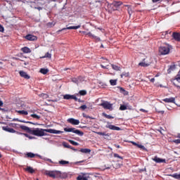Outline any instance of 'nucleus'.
<instances>
[{"label": "nucleus", "instance_id": "39448f33", "mask_svg": "<svg viewBox=\"0 0 180 180\" xmlns=\"http://www.w3.org/2000/svg\"><path fill=\"white\" fill-rule=\"evenodd\" d=\"M64 131L68 133H75V134H77V136H84V132L79 131V129H77L75 128H64Z\"/></svg>", "mask_w": 180, "mask_h": 180}, {"label": "nucleus", "instance_id": "3c124183", "mask_svg": "<svg viewBox=\"0 0 180 180\" xmlns=\"http://www.w3.org/2000/svg\"><path fill=\"white\" fill-rule=\"evenodd\" d=\"M4 26H2V25L0 24V32H1V33H4Z\"/></svg>", "mask_w": 180, "mask_h": 180}, {"label": "nucleus", "instance_id": "0eeeda50", "mask_svg": "<svg viewBox=\"0 0 180 180\" xmlns=\"http://www.w3.org/2000/svg\"><path fill=\"white\" fill-rule=\"evenodd\" d=\"M105 110H113V104L110 103L109 101H103L100 105Z\"/></svg>", "mask_w": 180, "mask_h": 180}, {"label": "nucleus", "instance_id": "2f4dec72", "mask_svg": "<svg viewBox=\"0 0 180 180\" xmlns=\"http://www.w3.org/2000/svg\"><path fill=\"white\" fill-rule=\"evenodd\" d=\"M39 96L41 98H43V99H47V98H49V94H46L44 93H42V94H39Z\"/></svg>", "mask_w": 180, "mask_h": 180}, {"label": "nucleus", "instance_id": "0e129e2a", "mask_svg": "<svg viewBox=\"0 0 180 180\" xmlns=\"http://www.w3.org/2000/svg\"><path fill=\"white\" fill-rule=\"evenodd\" d=\"M0 106H4V102H2V101L0 100Z\"/></svg>", "mask_w": 180, "mask_h": 180}, {"label": "nucleus", "instance_id": "de8ad7c7", "mask_svg": "<svg viewBox=\"0 0 180 180\" xmlns=\"http://www.w3.org/2000/svg\"><path fill=\"white\" fill-rule=\"evenodd\" d=\"M17 134H22L23 136H25V137H27L29 139V134H22L20 132H17Z\"/></svg>", "mask_w": 180, "mask_h": 180}, {"label": "nucleus", "instance_id": "1a4fd4ad", "mask_svg": "<svg viewBox=\"0 0 180 180\" xmlns=\"http://www.w3.org/2000/svg\"><path fill=\"white\" fill-rule=\"evenodd\" d=\"M68 123L72 124L73 126H78L79 124V120L74 118H70L68 120Z\"/></svg>", "mask_w": 180, "mask_h": 180}, {"label": "nucleus", "instance_id": "f8f14e48", "mask_svg": "<svg viewBox=\"0 0 180 180\" xmlns=\"http://www.w3.org/2000/svg\"><path fill=\"white\" fill-rule=\"evenodd\" d=\"M106 129H110V130H116L117 131H119L121 130L120 127H116L115 125H112V124H107L105 126Z\"/></svg>", "mask_w": 180, "mask_h": 180}, {"label": "nucleus", "instance_id": "5701e85b", "mask_svg": "<svg viewBox=\"0 0 180 180\" xmlns=\"http://www.w3.org/2000/svg\"><path fill=\"white\" fill-rule=\"evenodd\" d=\"M77 180H88V176H86L85 174L79 175L77 177Z\"/></svg>", "mask_w": 180, "mask_h": 180}, {"label": "nucleus", "instance_id": "09e8293b", "mask_svg": "<svg viewBox=\"0 0 180 180\" xmlns=\"http://www.w3.org/2000/svg\"><path fill=\"white\" fill-rule=\"evenodd\" d=\"M175 79L177 80L178 82H180V75H177L175 77Z\"/></svg>", "mask_w": 180, "mask_h": 180}, {"label": "nucleus", "instance_id": "6e6552de", "mask_svg": "<svg viewBox=\"0 0 180 180\" xmlns=\"http://www.w3.org/2000/svg\"><path fill=\"white\" fill-rule=\"evenodd\" d=\"M81 27V25H77V26H70L66 28H63L62 30H59L57 31L58 34H60V32H64L65 30H77V29H79Z\"/></svg>", "mask_w": 180, "mask_h": 180}, {"label": "nucleus", "instance_id": "473e14b6", "mask_svg": "<svg viewBox=\"0 0 180 180\" xmlns=\"http://www.w3.org/2000/svg\"><path fill=\"white\" fill-rule=\"evenodd\" d=\"M41 58H51V55L50 53L47 52L44 56H42Z\"/></svg>", "mask_w": 180, "mask_h": 180}, {"label": "nucleus", "instance_id": "bb28decb", "mask_svg": "<svg viewBox=\"0 0 180 180\" xmlns=\"http://www.w3.org/2000/svg\"><path fill=\"white\" fill-rule=\"evenodd\" d=\"M102 115L104 117H106V119H114V117L112 115H108L105 112H103Z\"/></svg>", "mask_w": 180, "mask_h": 180}, {"label": "nucleus", "instance_id": "680f3d73", "mask_svg": "<svg viewBox=\"0 0 180 180\" xmlns=\"http://www.w3.org/2000/svg\"><path fill=\"white\" fill-rule=\"evenodd\" d=\"M168 33H169V34H171V32H169V31H166V32H165V34H168Z\"/></svg>", "mask_w": 180, "mask_h": 180}, {"label": "nucleus", "instance_id": "79ce46f5", "mask_svg": "<svg viewBox=\"0 0 180 180\" xmlns=\"http://www.w3.org/2000/svg\"><path fill=\"white\" fill-rule=\"evenodd\" d=\"M86 108H88L86 106V105H82L79 107V109H81L82 110H85V109H86Z\"/></svg>", "mask_w": 180, "mask_h": 180}, {"label": "nucleus", "instance_id": "72a5a7b5", "mask_svg": "<svg viewBox=\"0 0 180 180\" xmlns=\"http://www.w3.org/2000/svg\"><path fill=\"white\" fill-rule=\"evenodd\" d=\"M79 94L81 96H85V95H86V91L85 90H81L79 91Z\"/></svg>", "mask_w": 180, "mask_h": 180}, {"label": "nucleus", "instance_id": "7ed1b4c3", "mask_svg": "<svg viewBox=\"0 0 180 180\" xmlns=\"http://www.w3.org/2000/svg\"><path fill=\"white\" fill-rule=\"evenodd\" d=\"M35 157H39L40 160H44L45 161H51V159L43 158V156L39 154L33 153L32 152H27L25 153V158H34Z\"/></svg>", "mask_w": 180, "mask_h": 180}, {"label": "nucleus", "instance_id": "603ef678", "mask_svg": "<svg viewBox=\"0 0 180 180\" xmlns=\"http://www.w3.org/2000/svg\"><path fill=\"white\" fill-rule=\"evenodd\" d=\"M174 143H175V144H180V139H176L174 141Z\"/></svg>", "mask_w": 180, "mask_h": 180}, {"label": "nucleus", "instance_id": "7c9ffc66", "mask_svg": "<svg viewBox=\"0 0 180 180\" xmlns=\"http://www.w3.org/2000/svg\"><path fill=\"white\" fill-rule=\"evenodd\" d=\"M129 75H130V73L124 72L121 75V78H123V77H125L126 78H127L128 77H129Z\"/></svg>", "mask_w": 180, "mask_h": 180}, {"label": "nucleus", "instance_id": "a878e982", "mask_svg": "<svg viewBox=\"0 0 180 180\" xmlns=\"http://www.w3.org/2000/svg\"><path fill=\"white\" fill-rule=\"evenodd\" d=\"M170 176H172V178H174L175 179H180V174H178L177 173H174L171 174Z\"/></svg>", "mask_w": 180, "mask_h": 180}, {"label": "nucleus", "instance_id": "ddd939ff", "mask_svg": "<svg viewBox=\"0 0 180 180\" xmlns=\"http://www.w3.org/2000/svg\"><path fill=\"white\" fill-rule=\"evenodd\" d=\"M19 74L22 78H25V79H30V76L27 75V73L23 70H20Z\"/></svg>", "mask_w": 180, "mask_h": 180}, {"label": "nucleus", "instance_id": "4468645a", "mask_svg": "<svg viewBox=\"0 0 180 180\" xmlns=\"http://www.w3.org/2000/svg\"><path fill=\"white\" fill-rule=\"evenodd\" d=\"M151 65V63L146 61V59H143L142 62L139 63V67H149Z\"/></svg>", "mask_w": 180, "mask_h": 180}, {"label": "nucleus", "instance_id": "a211bd4d", "mask_svg": "<svg viewBox=\"0 0 180 180\" xmlns=\"http://www.w3.org/2000/svg\"><path fill=\"white\" fill-rule=\"evenodd\" d=\"M163 102H165L166 103H174L175 102V98L172 97V98H164Z\"/></svg>", "mask_w": 180, "mask_h": 180}, {"label": "nucleus", "instance_id": "bf43d9fd", "mask_svg": "<svg viewBox=\"0 0 180 180\" xmlns=\"http://www.w3.org/2000/svg\"><path fill=\"white\" fill-rule=\"evenodd\" d=\"M115 147H116V148H120V145L115 144Z\"/></svg>", "mask_w": 180, "mask_h": 180}, {"label": "nucleus", "instance_id": "052dcab7", "mask_svg": "<svg viewBox=\"0 0 180 180\" xmlns=\"http://www.w3.org/2000/svg\"><path fill=\"white\" fill-rule=\"evenodd\" d=\"M159 1L160 0H152V2H153L154 4L159 2Z\"/></svg>", "mask_w": 180, "mask_h": 180}, {"label": "nucleus", "instance_id": "aec40b11", "mask_svg": "<svg viewBox=\"0 0 180 180\" xmlns=\"http://www.w3.org/2000/svg\"><path fill=\"white\" fill-rule=\"evenodd\" d=\"M81 78H82V77L79 76L78 77H72L71 79L72 82H74V84H77L78 85V84L79 83V80H81Z\"/></svg>", "mask_w": 180, "mask_h": 180}, {"label": "nucleus", "instance_id": "6ab92c4d", "mask_svg": "<svg viewBox=\"0 0 180 180\" xmlns=\"http://www.w3.org/2000/svg\"><path fill=\"white\" fill-rule=\"evenodd\" d=\"M21 51L25 54H28L29 53H32V50L27 46H25L21 48Z\"/></svg>", "mask_w": 180, "mask_h": 180}, {"label": "nucleus", "instance_id": "a18cd8bd", "mask_svg": "<svg viewBox=\"0 0 180 180\" xmlns=\"http://www.w3.org/2000/svg\"><path fill=\"white\" fill-rule=\"evenodd\" d=\"M96 134H98V136H106V134L105 132H101V131H98V132H96Z\"/></svg>", "mask_w": 180, "mask_h": 180}, {"label": "nucleus", "instance_id": "e2e57ef3", "mask_svg": "<svg viewBox=\"0 0 180 180\" xmlns=\"http://www.w3.org/2000/svg\"><path fill=\"white\" fill-rule=\"evenodd\" d=\"M75 95H71V98H70V99H75Z\"/></svg>", "mask_w": 180, "mask_h": 180}, {"label": "nucleus", "instance_id": "f3484780", "mask_svg": "<svg viewBox=\"0 0 180 180\" xmlns=\"http://www.w3.org/2000/svg\"><path fill=\"white\" fill-rule=\"evenodd\" d=\"M172 37L176 40V41H180V33L179 32H173Z\"/></svg>", "mask_w": 180, "mask_h": 180}, {"label": "nucleus", "instance_id": "e433bc0d", "mask_svg": "<svg viewBox=\"0 0 180 180\" xmlns=\"http://www.w3.org/2000/svg\"><path fill=\"white\" fill-rule=\"evenodd\" d=\"M69 143H70V144H72V146H79V143L72 140H69Z\"/></svg>", "mask_w": 180, "mask_h": 180}, {"label": "nucleus", "instance_id": "6e6d98bb", "mask_svg": "<svg viewBox=\"0 0 180 180\" xmlns=\"http://www.w3.org/2000/svg\"><path fill=\"white\" fill-rule=\"evenodd\" d=\"M104 60L102 62L103 64H105V63H109V60H108V59H106V58H105V59H103Z\"/></svg>", "mask_w": 180, "mask_h": 180}, {"label": "nucleus", "instance_id": "58836bf2", "mask_svg": "<svg viewBox=\"0 0 180 180\" xmlns=\"http://www.w3.org/2000/svg\"><path fill=\"white\" fill-rule=\"evenodd\" d=\"M63 98H64V99H66V100H70V99H71V95H70V94H65V95L63 96Z\"/></svg>", "mask_w": 180, "mask_h": 180}, {"label": "nucleus", "instance_id": "c756f323", "mask_svg": "<svg viewBox=\"0 0 180 180\" xmlns=\"http://www.w3.org/2000/svg\"><path fill=\"white\" fill-rule=\"evenodd\" d=\"M110 84L112 86H115V85H116V84H117V80H116V79H110Z\"/></svg>", "mask_w": 180, "mask_h": 180}, {"label": "nucleus", "instance_id": "864d4df0", "mask_svg": "<svg viewBox=\"0 0 180 180\" xmlns=\"http://www.w3.org/2000/svg\"><path fill=\"white\" fill-rule=\"evenodd\" d=\"M139 110H140V112H143V113H147L148 112V110H144L143 108H141Z\"/></svg>", "mask_w": 180, "mask_h": 180}, {"label": "nucleus", "instance_id": "69168bd1", "mask_svg": "<svg viewBox=\"0 0 180 180\" xmlns=\"http://www.w3.org/2000/svg\"><path fill=\"white\" fill-rule=\"evenodd\" d=\"M28 139H30V140H32V139H34V137H33V136L29 135Z\"/></svg>", "mask_w": 180, "mask_h": 180}, {"label": "nucleus", "instance_id": "9d476101", "mask_svg": "<svg viewBox=\"0 0 180 180\" xmlns=\"http://www.w3.org/2000/svg\"><path fill=\"white\" fill-rule=\"evenodd\" d=\"M19 128L21 129V130L29 133L30 134L32 133V128L29 127H26L25 125H19Z\"/></svg>", "mask_w": 180, "mask_h": 180}, {"label": "nucleus", "instance_id": "338daca9", "mask_svg": "<svg viewBox=\"0 0 180 180\" xmlns=\"http://www.w3.org/2000/svg\"><path fill=\"white\" fill-rule=\"evenodd\" d=\"M36 9H38V11H41V9H43L41 7H37L36 8Z\"/></svg>", "mask_w": 180, "mask_h": 180}, {"label": "nucleus", "instance_id": "393cba45", "mask_svg": "<svg viewBox=\"0 0 180 180\" xmlns=\"http://www.w3.org/2000/svg\"><path fill=\"white\" fill-rule=\"evenodd\" d=\"M39 72H41V74H43L44 75H46V74H47V72H49V69L41 68Z\"/></svg>", "mask_w": 180, "mask_h": 180}, {"label": "nucleus", "instance_id": "4be33fe9", "mask_svg": "<svg viewBox=\"0 0 180 180\" xmlns=\"http://www.w3.org/2000/svg\"><path fill=\"white\" fill-rule=\"evenodd\" d=\"M80 153H83L84 154H90L91 149L89 148H82L80 149Z\"/></svg>", "mask_w": 180, "mask_h": 180}, {"label": "nucleus", "instance_id": "9b49d317", "mask_svg": "<svg viewBox=\"0 0 180 180\" xmlns=\"http://www.w3.org/2000/svg\"><path fill=\"white\" fill-rule=\"evenodd\" d=\"M26 40H29L30 41H36L37 40V37L32 34H27L25 36Z\"/></svg>", "mask_w": 180, "mask_h": 180}, {"label": "nucleus", "instance_id": "dca6fc26", "mask_svg": "<svg viewBox=\"0 0 180 180\" xmlns=\"http://www.w3.org/2000/svg\"><path fill=\"white\" fill-rule=\"evenodd\" d=\"M3 130H4V131H8V133H18L16 130L9 127H3Z\"/></svg>", "mask_w": 180, "mask_h": 180}, {"label": "nucleus", "instance_id": "cd10ccee", "mask_svg": "<svg viewBox=\"0 0 180 180\" xmlns=\"http://www.w3.org/2000/svg\"><path fill=\"white\" fill-rule=\"evenodd\" d=\"M111 66H112V70H115V71H119L120 70V67H119L116 65L111 64Z\"/></svg>", "mask_w": 180, "mask_h": 180}, {"label": "nucleus", "instance_id": "5fc2aeb1", "mask_svg": "<svg viewBox=\"0 0 180 180\" xmlns=\"http://www.w3.org/2000/svg\"><path fill=\"white\" fill-rule=\"evenodd\" d=\"M20 122H21V123H30V124H32L33 123H32L31 122H26V121H25V120H20Z\"/></svg>", "mask_w": 180, "mask_h": 180}, {"label": "nucleus", "instance_id": "4c0bfd02", "mask_svg": "<svg viewBox=\"0 0 180 180\" xmlns=\"http://www.w3.org/2000/svg\"><path fill=\"white\" fill-rule=\"evenodd\" d=\"M113 157H115V158H120V160H123V157L119 155L117 153H114Z\"/></svg>", "mask_w": 180, "mask_h": 180}, {"label": "nucleus", "instance_id": "412c9836", "mask_svg": "<svg viewBox=\"0 0 180 180\" xmlns=\"http://www.w3.org/2000/svg\"><path fill=\"white\" fill-rule=\"evenodd\" d=\"M25 171L27 172H29L30 174H34V169L30 166H27V168L25 169Z\"/></svg>", "mask_w": 180, "mask_h": 180}, {"label": "nucleus", "instance_id": "4d7b16f0", "mask_svg": "<svg viewBox=\"0 0 180 180\" xmlns=\"http://www.w3.org/2000/svg\"><path fill=\"white\" fill-rule=\"evenodd\" d=\"M65 147H66V148H71L72 150H75L73 148H71V146L70 145H65Z\"/></svg>", "mask_w": 180, "mask_h": 180}, {"label": "nucleus", "instance_id": "2eb2a0df", "mask_svg": "<svg viewBox=\"0 0 180 180\" xmlns=\"http://www.w3.org/2000/svg\"><path fill=\"white\" fill-rule=\"evenodd\" d=\"M153 161H155V162H157L158 164H161V162H166L165 159H161L157 156H155L154 158H153Z\"/></svg>", "mask_w": 180, "mask_h": 180}, {"label": "nucleus", "instance_id": "13d9d810", "mask_svg": "<svg viewBox=\"0 0 180 180\" xmlns=\"http://www.w3.org/2000/svg\"><path fill=\"white\" fill-rule=\"evenodd\" d=\"M83 117H86V119H91V117L85 115V114H83Z\"/></svg>", "mask_w": 180, "mask_h": 180}, {"label": "nucleus", "instance_id": "49530a36", "mask_svg": "<svg viewBox=\"0 0 180 180\" xmlns=\"http://www.w3.org/2000/svg\"><path fill=\"white\" fill-rule=\"evenodd\" d=\"M172 70H175V65L170 66V68L168 70L169 72H171Z\"/></svg>", "mask_w": 180, "mask_h": 180}, {"label": "nucleus", "instance_id": "c03bdc74", "mask_svg": "<svg viewBox=\"0 0 180 180\" xmlns=\"http://www.w3.org/2000/svg\"><path fill=\"white\" fill-rule=\"evenodd\" d=\"M128 6V13H129V16H131V7H130V6Z\"/></svg>", "mask_w": 180, "mask_h": 180}, {"label": "nucleus", "instance_id": "c85d7f7f", "mask_svg": "<svg viewBox=\"0 0 180 180\" xmlns=\"http://www.w3.org/2000/svg\"><path fill=\"white\" fill-rule=\"evenodd\" d=\"M59 164L60 165H67V164H70V162H68L67 160H60V161H59Z\"/></svg>", "mask_w": 180, "mask_h": 180}, {"label": "nucleus", "instance_id": "774afa93", "mask_svg": "<svg viewBox=\"0 0 180 180\" xmlns=\"http://www.w3.org/2000/svg\"><path fill=\"white\" fill-rule=\"evenodd\" d=\"M154 81H155V79H154V78H152V79H150V82H154Z\"/></svg>", "mask_w": 180, "mask_h": 180}, {"label": "nucleus", "instance_id": "f704fd0d", "mask_svg": "<svg viewBox=\"0 0 180 180\" xmlns=\"http://www.w3.org/2000/svg\"><path fill=\"white\" fill-rule=\"evenodd\" d=\"M31 117H33L34 119H37V120H39L40 119V115H37L36 114H32Z\"/></svg>", "mask_w": 180, "mask_h": 180}, {"label": "nucleus", "instance_id": "8fccbe9b", "mask_svg": "<svg viewBox=\"0 0 180 180\" xmlns=\"http://www.w3.org/2000/svg\"><path fill=\"white\" fill-rule=\"evenodd\" d=\"M156 112H158V113H161V115H164V110H158L157 108H155Z\"/></svg>", "mask_w": 180, "mask_h": 180}, {"label": "nucleus", "instance_id": "a19ab883", "mask_svg": "<svg viewBox=\"0 0 180 180\" xmlns=\"http://www.w3.org/2000/svg\"><path fill=\"white\" fill-rule=\"evenodd\" d=\"M94 40H96V41H101V38L94 35L93 38Z\"/></svg>", "mask_w": 180, "mask_h": 180}, {"label": "nucleus", "instance_id": "37998d69", "mask_svg": "<svg viewBox=\"0 0 180 180\" xmlns=\"http://www.w3.org/2000/svg\"><path fill=\"white\" fill-rule=\"evenodd\" d=\"M86 36H88V37H91V39H93L94 35L92 34V33H91V32H87L86 34Z\"/></svg>", "mask_w": 180, "mask_h": 180}, {"label": "nucleus", "instance_id": "ea45409f", "mask_svg": "<svg viewBox=\"0 0 180 180\" xmlns=\"http://www.w3.org/2000/svg\"><path fill=\"white\" fill-rule=\"evenodd\" d=\"M101 68H103L104 70H108L109 68H108V67H109V65H101Z\"/></svg>", "mask_w": 180, "mask_h": 180}, {"label": "nucleus", "instance_id": "f257e3e1", "mask_svg": "<svg viewBox=\"0 0 180 180\" xmlns=\"http://www.w3.org/2000/svg\"><path fill=\"white\" fill-rule=\"evenodd\" d=\"M46 133H51V134H61V133H64L63 131H58L53 129H40V128H32L31 134L33 136H37V137H43V136H47Z\"/></svg>", "mask_w": 180, "mask_h": 180}, {"label": "nucleus", "instance_id": "b1692460", "mask_svg": "<svg viewBox=\"0 0 180 180\" xmlns=\"http://www.w3.org/2000/svg\"><path fill=\"white\" fill-rule=\"evenodd\" d=\"M17 112L19 113V115H24L25 116H27V115H29V112L25 110H18Z\"/></svg>", "mask_w": 180, "mask_h": 180}, {"label": "nucleus", "instance_id": "20e7f679", "mask_svg": "<svg viewBox=\"0 0 180 180\" xmlns=\"http://www.w3.org/2000/svg\"><path fill=\"white\" fill-rule=\"evenodd\" d=\"M120 5H123V2L115 1L112 4L108 3L107 6L108 9H110V11H117V8H119Z\"/></svg>", "mask_w": 180, "mask_h": 180}, {"label": "nucleus", "instance_id": "c9c22d12", "mask_svg": "<svg viewBox=\"0 0 180 180\" xmlns=\"http://www.w3.org/2000/svg\"><path fill=\"white\" fill-rule=\"evenodd\" d=\"M120 110H127V106L125 105H121L120 107Z\"/></svg>", "mask_w": 180, "mask_h": 180}, {"label": "nucleus", "instance_id": "f03ea898", "mask_svg": "<svg viewBox=\"0 0 180 180\" xmlns=\"http://www.w3.org/2000/svg\"><path fill=\"white\" fill-rule=\"evenodd\" d=\"M46 174L53 179H56V178H63L61 172L57 170L46 172Z\"/></svg>", "mask_w": 180, "mask_h": 180}, {"label": "nucleus", "instance_id": "423d86ee", "mask_svg": "<svg viewBox=\"0 0 180 180\" xmlns=\"http://www.w3.org/2000/svg\"><path fill=\"white\" fill-rule=\"evenodd\" d=\"M159 53L162 56H165L169 53V45H163L159 48Z\"/></svg>", "mask_w": 180, "mask_h": 180}]
</instances>
